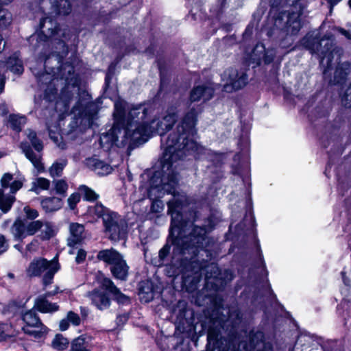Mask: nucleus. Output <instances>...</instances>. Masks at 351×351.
Masks as SVG:
<instances>
[{"label": "nucleus", "mask_w": 351, "mask_h": 351, "mask_svg": "<svg viewBox=\"0 0 351 351\" xmlns=\"http://www.w3.org/2000/svg\"><path fill=\"white\" fill-rule=\"evenodd\" d=\"M58 10L60 14L66 15L71 12V5L69 0H50Z\"/></svg>", "instance_id": "obj_28"}, {"label": "nucleus", "mask_w": 351, "mask_h": 351, "mask_svg": "<svg viewBox=\"0 0 351 351\" xmlns=\"http://www.w3.org/2000/svg\"><path fill=\"white\" fill-rule=\"evenodd\" d=\"M21 148L26 158L32 163L34 167L39 171H44V165L41 161V155L34 153L27 143H21Z\"/></svg>", "instance_id": "obj_15"}, {"label": "nucleus", "mask_w": 351, "mask_h": 351, "mask_svg": "<svg viewBox=\"0 0 351 351\" xmlns=\"http://www.w3.org/2000/svg\"><path fill=\"white\" fill-rule=\"evenodd\" d=\"M86 257V252L83 249H78L75 257V262L80 264L84 262Z\"/></svg>", "instance_id": "obj_46"}, {"label": "nucleus", "mask_w": 351, "mask_h": 351, "mask_svg": "<svg viewBox=\"0 0 351 351\" xmlns=\"http://www.w3.org/2000/svg\"><path fill=\"white\" fill-rule=\"evenodd\" d=\"M1 332H2L0 334V341H1V340H2V337H3V335H2V334L3 333V330H2Z\"/></svg>", "instance_id": "obj_60"}, {"label": "nucleus", "mask_w": 351, "mask_h": 351, "mask_svg": "<svg viewBox=\"0 0 351 351\" xmlns=\"http://www.w3.org/2000/svg\"><path fill=\"white\" fill-rule=\"evenodd\" d=\"M8 68L14 73L21 74L23 66L21 61L16 57L10 58L7 62Z\"/></svg>", "instance_id": "obj_27"}, {"label": "nucleus", "mask_w": 351, "mask_h": 351, "mask_svg": "<svg viewBox=\"0 0 351 351\" xmlns=\"http://www.w3.org/2000/svg\"><path fill=\"white\" fill-rule=\"evenodd\" d=\"M80 194L74 193L71 194L67 199L68 205L71 210H74L77 204L80 201Z\"/></svg>", "instance_id": "obj_39"}, {"label": "nucleus", "mask_w": 351, "mask_h": 351, "mask_svg": "<svg viewBox=\"0 0 351 351\" xmlns=\"http://www.w3.org/2000/svg\"><path fill=\"white\" fill-rule=\"evenodd\" d=\"M34 306L42 313H52L58 310V306L51 303L46 299V295L38 297L35 302Z\"/></svg>", "instance_id": "obj_21"}, {"label": "nucleus", "mask_w": 351, "mask_h": 351, "mask_svg": "<svg viewBox=\"0 0 351 351\" xmlns=\"http://www.w3.org/2000/svg\"><path fill=\"white\" fill-rule=\"evenodd\" d=\"M41 230L40 237L43 240L49 239L54 235L52 225L47 221L40 220L27 221L25 219H16L11 226V233L16 241H23L27 236L34 235Z\"/></svg>", "instance_id": "obj_5"}, {"label": "nucleus", "mask_w": 351, "mask_h": 351, "mask_svg": "<svg viewBox=\"0 0 351 351\" xmlns=\"http://www.w3.org/2000/svg\"><path fill=\"white\" fill-rule=\"evenodd\" d=\"M341 0H328V1L330 3L331 5H334L339 2Z\"/></svg>", "instance_id": "obj_56"}, {"label": "nucleus", "mask_w": 351, "mask_h": 351, "mask_svg": "<svg viewBox=\"0 0 351 351\" xmlns=\"http://www.w3.org/2000/svg\"><path fill=\"white\" fill-rule=\"evenodd\" d=\"M8 243L5 236L0 234V254L5 252L8 248Z\"/></svg>", "instance_id": "obj_47"}, {"label": "nucleus", "mask_w": 351, "mask_h": 351, "mask_svg": "<svg viewBox=\"0 0 351 351\" xmlns=\"http://www.w3.org/2000/svg\"><path fill=\"white\" fill-rule=\"evenodd\" d=\"M12 0H0V5L8 4ZM11 14L6 10L0 7V27H5L10 23Z\"/></svg>", "instance_id": "obj_26"}, {"label": "nucleus", "mask_w": 351, "mask_h": 351, "mask_svg": "<svg viewBox=\"0 0 351 351\" xmlns=\"http://www.w3.org/2000/svg\"><path fill=\"white\" fill-rule=\"evenodd\" d=\"M300 28V14L298 12H283L275 18L274 30L269 35H273L282 47H287L293 41L291 37L296 35Z\"/></svg>", "instance_id": "obj_4"}, {"label": "nucleus", "mask_w": 351, "mask_h": 351, "mask_svg": "<svg viewBox=\"0 0 351 351\" xmlns=\"http://www.w3.org/2000/svg\"><path fill=\"white\" fill-rule=\"evenodd\" d=\"M147 115L145 119L140 120V125L143 134V136L147 140L150 136L154 134H158L160 136L165 134L171 129L176 123L178 115L174 112H169L162 119L154 117L149 120L147 117L151 114V110L146 108Z\"/></svg>", "instance_id": "obj_6"}, {"label": "nucleus", "mask_w": 351, "mask_h": 351, "mask_svg": "<svg viewBox=\"0 0 351 351\" xmlns=\"http://www.w3.org/2000/svg\"><path fill=\"white\" fill-rule=\"evenodd\" d=\"M347 75V73L343 71L342 66H339L336 69L335 72V83H341Z\"/></svg>", "instance_id": "obj_40"}, {"label": "nucleus", "mask_w": 351, "mask_h": 351, "mask_svg": "<svg viewBox=\"0 0 351 351\" xmlns=\"http://www.w3.org/2000/svg\"><path fill=\"white\" fill-rule=\"evenodd\" d=\"M69 231L70 235L67 239V245L73 247L83 241L84 227L82 224L73 223L70 225Z\"/></svg>", "instance_id": "obj_13"}, {"label": "nucleus", "mask_w": 351, "mask_h": 351, "mask_svg": "<svg viewBox=\"0 0 351 351\" xmlns=\"http://www.w3.org/2000/svg\"><path fill=\"white\" fill-rule=\"evenodd\" d=\"M36 242H32L29 244L27 245V249L28 250H31V248H32V246L36 243Z\"/></svg>", "instance_id": "obj_58"}, {"label": "nucleus", "mask_w": 351, "mask_h": 351, "mask_svg": "<svg viewBox=\"0 0 351 351\" xmlns=\"http://www.w3.org/2000/svg\"><path fill=\"white\" fill-rule=\"evenodd\" d=\"M23 212L27 219L36 221L35 219L38 217L39 214L37 210L30 208L29 206H25Z\"/></svg>", "instance_id": "obj_38"}, {"label": "nucleus", "mask_w": 351, "mask_h": 351, "mask_svg": "<svg viewBox=\"0 0 351 351\" xmlns=\"http://www.w3.org/2000/svg\"><path fill=\"white\" fill-rule=\"evenodd\" d=\"M87 346L85 338L81 336L73 341L71 351H88Z\"/></svg>", "instance_id": "obj_33"}, {"label": "nucleus", "mask_w": 351, "mask_h": 351, "mask_svg": "<svg viewBox=\"0 0 351 351\" xmlns=\"http://www.w3.org/2000/svg\"><path fill=\"white\" fill-rule=\"evenodd\" d=\"M32 327L25 326V327H23V329L25 333L32 335L34 336L35 337H40L43 327H40L39 330L32 329Z\"/></svg>", "instance_id": "obj_45"}, {"label": "nucleus", "mask_w": 351, "mask_h": 351, "mask_svg": "<svg viewBox=\"0 0 351 351\" xmlns=\"http://www.w3.org/2000/svg\"><path fill=\"white\" fill-rule=\"evenodd\" d=\"M59 326H60V329L61 330H62V331L66 330V329H68V328L69 326V322L67 319V318L62 319L60 322V325Z\"/></svg>", "instance_id": "obj_51"}, {"label": "nucleus", "mask_w": 351, "mask_h": 351, "mask_svg": "<svg viewBox=\"0 0 351 351\" xmlns=\"http://www.w3.org/2000/svg\"><path fill=\"white\" fill-rule=\"evenodd\" d=\"M86 315H87V313H83V315H84V316H86Z\"/></svg>", "instance_id": "obj_63"}, {"label": "nucleus", "mask_w": 351, "mask_h": 351, "mask_svg": "<svg viewBox=\"0 0 351 351\" xmlns=\"http://www.w3.org/2000/svg\"><path fill=\"white\" fill-rule=\"evenodd\" d=\"M23 186V182L21 180H15L10 185V190L12 193H15L19 190Z\"/></svg>", "instance_id": "obj_50"}, {"label": "nucleus", "mask_w": 351, "mask_h": 351, "mask_svg": "<svg viewBox=\"0 0 351 351\" xmlns=\"http://www.w3.org/2000/svg\"><path fill=\"white\" fill-rule=\"evenodd\" d=\"M4 77L0 75V93L2 92L4 84Z\"/></svg>", "instance_id": "obj_54"}, {"label": "nucleus", "mask_w": 351, "mask_h": 351, "mask_svg": "<svg viewBox=\"0 0 351 351\" xmlns=\"http://www.w3.org/2000/svg\"><path fill=\"white\" fill-rule=\"evenodd\" d=\"M89 297L93 304L99 310L106 309L110 304V300L108 297L101 291H93L89 293Z\"/></svg>", "instance_id": "obj_19"}, {"label": "nucleus", "mask_w": 351, "mask_h": 351, "mask_svg": "<svg viewBox=\"0 0 351 351\" xmlns=\"http://www.w3.org/2000/svg\"><path fill=\"white\" fill-rule=\"evenodd\" d=\"M23 321L27 324L26 326L38 328L43 327L40 319L37 317L35 312L29 311L25 313L23 317Z\"/></svg>", "instance_id": "obj_23"}, {"label": "nucleus", "mask_w": 351, "mask_h": 351, "mask_svg": "<svg viewBox=\"0 0 351 351\" xmlns=\"http://www.w3.org/2000/svg\"><path fill=\"white\" fill-rule=\"evenodd\" d=\"M214 94V88L210 84H203L194 87L191 91L190 101L191 102L198 101L201 99L208 101L210 99Z\"/></svg>", "instance_id": "obj_12"}, {"label": "nucleus", "mask_w": 351, "mask_h": 351, "mask_svg": "<svg viewBox=\"0 0 351 351\" xmlns=\"http://www.w3.org/2000/svg\"><path fill=\"white\" fill-rule=\"evenodd\" d=\"M86 165L100 176L108 175L112 171V168L109 165L95 158L86 159Z\"/></svg>", "instance_id": "obj_16"}, {"label": "nucleus", "mask_w": 351, "mask_h": 351, "mask_svg": "<svg viewBox=\"0 0 351 351\" xmlns=\"http://www.w3.org/2000/svg\"><path fill=\"white\" fill-rule=\"evenodd\" d=\"M162 185H154V178L152 180V186L148 191V197L154 200L160 195H156L155 192L161 193L163 190L167 193L173 194L172 199L169 200L167 203L168 213L172 216V223L170 229V236L173 237L175 231L178 230V227L175 224V219L176 217H180L178 208L184 204L186 202V196L179 193H175V187L178 183L177 175L174 173L169 174L167 178L164 177L162 179Z\"/></svg>", "instance_id": "obj_3"}, {"label": "nucleus", "mask_w": 351, "mask_h": 351, "mask_svg": "<svg viewBox=\"0 0 351 351\" xmlns=\"http://www.w3.org/2000/svg\"><path fill=\"white\" fill-rule=\"evenodd\" d=\"M210 268L211 269L212 271L213 270L215 271V273L218 271V267L216 265H212L210 266Z\"/></svg>", "instance_id": "obj_57"}, {"label": "nucleus", "mask_w": 351, "mask_h": 351, "mask_svg": "<svg viewBox=\"0 0 351 351\" xmlns=\"http://www.w3.org/2000/svg\"><path fill=\"white\" fill-rule=\"evenodd\" d=\"M54 189L58 194L65 195L67 189L68 184L64 180H56L53 182Z\"/></svg>", "instance_id": "obj_36"}, {"label": "nucleus", "mask_w": 351, "mask_h": 351, "mask_svg": "<svg viewBox=\"0 0 351 351\" xmlns=\"http://www.w3.org/2000/svg\"><path fill=\"white\" fill-rule=\"evenodd\" d=\"M62 69L67 73V75L64 73L62 75V78H64L65 81H68L69 77L74 73L73 67L70 64H64Z\"/></svg>", "instance_id": "obj_44"}, {"label": "nucleus", "mask_w": 351, "mask_h": 351, "mask_svg": "<svg viewBox=\"0 0 351 351\" xmlns=\"http://www.w3.org/2000/svg\"><path fill=\"white\" fill-rule=\"evenodd\" d=\"M79 190L82 194L84 199L87 201H95L98 199L99 195L93 190L86 185H82L79 187Z\"/></svg>", "instance_id": "obj_31"}, {"label": "nucleus", "mask_w": 351, "mask_h": 351, "mask_svg": "<svg viewBox=\"0 0 351 351\" xmlns=\"http://www.w3.org/2000/svg\"><path fill=\"white\" fill-rule=\"evenodd\" d=\"M221 80L224 82L223 90L232 93L245 86L248 77L244 70L229 68L221 75Z\"/></svg>", "instance_id": "obj_8"}, {"label": "nucleus", "mask_w": 351, "mask_h": 351, "mask_svg": "<svg viewBox=\"0 0 351 351\" xmlns=\"http://www.w3.org/2000/svg\"><path fill=\"white\" fill-rule=\"evenodd\" d=\"M349 5L351 7V0L349 1Z\"/></svg>", "instance_id": "obj_62"}, {"label": "nucleus", "mask_w": 351, "mask_h": 351, "mask_svg": "<svg viewBox=\"0 0 351 351\" xmlns=\"http://www.w3.org/2000/svg\"><path fill=\"white\" fill-rule=\"evenodd\" d=\"M49 135L50 138L53 141V142L56 143L60 149H64L66 148V145L64 143H59V141L62 139V137L58 134H56L52 132L51 130H49Z\"/></svg>", "instance_id": "obj_41"}, {"label": "nucleus", "mask_w": 351, "mask_h": 351, "mask_svg": "<svg viewBox=\"0 0 351 351\" xmlns=\"http://www.w3.org/2000/svg\"><path fill=\"white\" fill-rule=\"evenodd\" d=\"M27 135L34 149L38 152H41L43 150V145L42 142L37 138L36 132L29 130Z\"/></svg>", "instance_id": "obj_34"}, {"label": "nucleus", "mask_w": 351, "mask_h": 351, "mask_svg": "<svg viewBox=\"0 0 351 351\" xmlns=\"http://www.w3.org/2000/svg\"><path fill=\"white\" fill-rule=\"evenodd\" d=\"M206 231L204 228L194 226L189 237L181 238L177 237L172 239V243L176 245L184 253L190 247H200L204 246V241L206 239Z\"/></svg>", "instance_id": "obj_10"}, {"label": "nucleus", "mask_w": 351, "mask_h": 351, "mask_svg": "<svg viewBox=\"0 0 351 351\" xmlns=\"http://www.w3.org/2000/svg\"><path fill=\"white\" fill-rule=\"evenodd\" d=\"M8 328V325L0 324V334L2 332H1L2 330L3 331V333L2 334L3 335L2 340L4 339L7 335L6 331H7Z\"/></svg>", "instance_id": "obj_53"}, {"label": "nucleus", "mask_w": 351, "mask_h": 351, "mask_svg": "<svg viewBox=\"0 0 351 351\" xmlns=\"http://www.w3.org/2000/svg\"><path fill=\"white\" fill-rule=\"evenodd\" d=\"M90 213L101 217L104 219V216L111 211L107 208L104 207L101 204L97 203L94 206L89 208Z\"/></svg>", "instance_id": "obj_35"}, {"label": "nucleus", "mask_w": 351, "mask_h": 351, "mask_svg": "<svg viewBox=\"0 0 351 351\" xmlns=\"http://www.w3.org/2000/svg\"><path fill=\"white\" fill-rule=\"evenodd\" d=\"M105 230L109 238L112 241L119 240L124 236L125 223L116 213L111 211L104 216Z\"/></svg>", "instance_id": "obj_11"}, {"label": "nucleus", "mask_w": 351, "mask_h": 351, "mask_svg": "<svg viewBox=\"0 0 351 351\" xmlns=\"http://www.w3.org/2000/svg\"><path fill=\"white\" fill-rule=\"evenodd\" d=\"M67 164V160L61 159L55 162L49 168V173L52 177H59L62 175V172Z\"/></svg>", "instance_id": "obj_25"}, {"label": "nucleus", "mask_w": 351, "mask_h": 351, "mask_svg": "<svg viewBox=\"0 0 351 351\" xmlns=\"http://www.w3.org/2000/svg\"><path fill=\"white\" fill-rule=\"evenodd\" d=\"M337 30L339 33H341V34L345 36L348 39H351V33H350L348 31H347L343 28H341V27L337 28Z\"/></svg>", "instance_id": "obj_52"}, {"label": "nucleus", "mask_w": 351, "mask_h": 351, "mask_svg": "<svg viewBox=\"0 0 351 351\" xmlns=\"http://www.w3.org/2000/svg\"><path fill=\"white\" fill-rule=\"evenodd\" d=\"M26 119L25 117L19 115H10L9 123L10 127L17 132L21 131L22 126L25 123Z\"/></svg>", "instance_id": "obj_29"}, {"label": "nucleus", "mask_w": 351, "mask_h": 351, "mask_svg": "<svg viewBox=\"0 0 351 351\" xmlns=\"http://www.w3.org/2000/svg\"><path fill=\"white\" fill-rule=\"evenodd\" d=\"M14 201V196L11 195H5L3 191L0 190V209L3 213H7L10 210Z\"/></svg>", "instance_id": "obj_24"}, {"label": "nucleus", "mask_w": 351, "mask_h": 351, "mask_svg": "<svg viewBox=\"0 0 351 351\" xmlns=\"http://www.w3.org/2000/svg\"><path fill=\"white\" fill-rule=\"evenodd\" d=\"M256 51L264 53L263 58L264 62L267 64L270 63L274 60V53L273 52H271L270 53H269V52L265 53V49L263 45H256L254 48V53H255Z\"/></svg>", "instance_id": "obj_37"}, {"label": "nucleus", "mask_w": 351, "mask_h": 351, "mask_svg": "<svg viewBox=\"0 0 351 351\" xmlns=\"http://www.w3.org/2000/svg\"><path fill=\"white\" fill-rule=\"evenodd\" d=\"M69 253H70V254H74V251H73V250H70V251H69Z\"/></svg>", "instance_id": "obj_61"}, {"label": "nucleus", "mask_w": 351, "mask_h": 351, "mask_svg": "<svg viewBox=\"0 0 351 351\" xmlns=\"http://www.w3.org/2000/svg\"><path fill=\"white\" fill-rule=\"evenodd\" d=\"M196 117L195 110L191 109L178 125L177 133L168 136L163 154L165 162L173 163L186 155L185 152L197 150V144L193 138L196 133Z\"/></svg>", "instance_id": "obj_2"}, {"label": "nucleus", "mask_w": 351, "mask_h": 351, "mask_svg": "<svg viewBox=\"0 0 351 351\" xmlns=\"http://www.w3.org/2000/svg\"><path fill=\"white\" fill-rule=\"evenodd\" d=\"M41 206L46 213H52L60 209L62 206V199L56 197H47L42 199Z\"/></svg>", "instance_id": "obj_20"}, {"label": "nucleus", "mask_w": 351, "mask_h": 351, "mask_svg": "<svg viewBox=\"0 0 351 351\" xmlns=\"http://www.w3.org/2000/svg\"><path fill=\"white\" fill-rule=\"evenodd\" d=\"M51 345L53 348L58 350H64L67 348L69 341L62 335L58 334L56 335L55 338L52 341Z\"/></svg>", "instance_id": "obj_32"}, {"label": "nucleus", "mask_w": 351, "mask_h": 351, "mask_svg": "<svg viewBox=\"0 0 351 351\" xmlns=\"http://www.w3.org/2000/svg\"><path fill=\"white\" fill-rule=\"evenodd\" d=\"M342 103L346 107L351 106V84L342 98Z\"/></svg>", "instance_id": "obj_43"}, {"label": "nucleus", "mask_w": 351, "mask_h": 351, "mask_svg": "<svg viewBox=\"0 0 351 351\" xmlns=\"http://www.w3.org/2000/svg\"><path fill=\"white\" fill-rule=\"evenodd\" d=\"M304 44L312 53L319 55L322 63L326 60L327 64H329L334 52L333 40L331 38L324 37L320 40H317L315 38L310 40L308 38H305Z\"/></svg>", "instance_id": "obj_9"}, {"label": "nucleus", "mask_w": 351, "mask_h": 351, "mask_svg": "<svg viewBox=\"0 0 351 351\" xmlns=\"http://www.w3.org/2000/svg\"><path fill=\"white\" fill-rule=\"evenodd\" d=\"M8 276L10 278H14V274H12V273H9L8 274Z\"/></svg>", "instance_id": "obj_59"}, {"label": "nucleus", "mask_w": 351, "mask_h": 351, "mask_svg": "<svg viewBox=\"0 0 351 351\" xmlns=\"http://www.w3.org/2000/svg\"><path fill=\"white\" fill-rule=\"evenodd\" d=\"M58 269L59 265L55 258L48 261L47 259L40 258L34 259L30 263L26 273L29 277L39 276L44 274L43 281L47 286L51 283L53 276Z\"/></svg>", "instance_id": "obj_7"}, {"label": "nucleus", "mask_w": 351, "mask_h": 351, "mask_svg": "<svg viewBox=\"0 0 351 351\" xmlns=\"http://www.w3.org/2000/svg\"><path fill=\"white\" fill-rule=\"evenodd\" d=\"M129 267L128 266L125 260L121 261L117 265L110 267V271L114 278L125 280L128 275Z\"/></svg>", "instance_id": "obj_22"}, {"label": "nucleus", "mask_w": 351, "mask_h": 351, "mask_svg": "<svg viewBox=\"0 0 351 351\" xmlns=\"http://www.w3.org/2000/svg\"><path fill=\"white\" fill-rule=\"evenodd\" d=\"M170 247L168 245H165L158 253V256L160 261H163V260L167 257L168 254L169 253Z\"/></svg>", "instance_id": "obj_48"}, {"label": "nucleus", "mask_w": 351, "mask_h": 351, "mask_svg": "<svg viewBox=\"0 0 351 351\" xmlns=\"http://www.w3.org/2000/svg\"><path fill=\"white\" fill-rule=\"evenodd\" d=\"M101 286L104 289L112 293L114 299L119 302L125 303L129 301V298L120 291L110 279L106 278H104L101 281Z\"/></svg>", "instance_id": "obj_18"}, {"label": "nucleus", "mask_w": 351, "mask_h": 351, "mask_svg": "<svg viewBox=\"0 0 351 351\" xmlns=\"http://www.w3.org/2000/svg\"><path fill=\"white\" fill-rule=\"evenodd\" d=\"M50 186V181L45 178H38L32 183V191L38 193V189L47 190Z\"/></svg>", "instance_id": "obj_30"}, {"label": "nucleus", "mask_w": 351, "mask_h": 351, "mask_svg": "<svg viewBox=\"0 0 351 351\" xmlns=\"http://www.w3.org/2000/svg\"><path fill=\"white\" fill-rule=\"evenodd\" d=\"M97 258L103 261L111 266L117 265L123 261L122 255L114 249L104 250L97 254Z\"/></svg>", "instance_id": "obj_17"}, {"label": "nucleus", "mask_w": 351, "mask_h": 351, "mask_svg": "<svg viewBox=\"0 0 351 351\" xmlns=\"http://www.w3.org/2000/svg\"><path fill=\"white\" fill-rule=\"evenodd\" d=\"M114 123L111 130L100 138V144L104 143L117 147H124L132 142L141 143L146 141L140 125V120L146 117L147 110L144 105L134 107L129 111L127 117L121 105L115 104L114 112Z\"/></svg>", "instance_id": "obj_1"}, {"label": "nucleus", "mask_w": 351, "mask_h": 351, "mask_svg": "<svg viewBox=\"0 0 351 351\" xmlns=\"http://www.w3.org/2000/svg\"><path fill=\"white\" fill-rule=\"evenodd\" d=\"M128 319V316L123 315H120L117 317V322H125Z\"/></svg>", "instance_id": "obj_55"}, {"label": "nucleus", "mask_w": 351, "mask_h": 351, "mask_svg": "<svg viewBox=\"0 0 351 351\" xmlns=\"http://www.w3.org/2000/svg\"><path fill=\"white\" fill-rule=\"evenodd\" d=\"M66 318L69 322L74 326H78L80 324V318L79 315L73 311H69L67 313Z\"/></svg>", "instance_id": "obj_42"}, {"label": "nucleus", "mask_w": 351, "mask_h": 351, "mask_svg": "<svg viewBox=\"0 0 351 351\" xmlns=\"http://www.w3.org/2000/svg\"><path fill=\"white\" fill-rule=\"evenodd\" d=\"M12 180V175L10 173H5L1 178V184L4 188H8L9 186L10 182Z\"/></svg>", "instance_id": "obj_49"}, {"label": "nucleus", "mask_w": 351, "mask_h": 351, "mask_svg": "<svg viewBox=\"0 0 351 351\" xmlns=\"http://www.w3.org/2000/svg\"><path fill=\"white\" fill-rule=\"evenodd\" d=\"M40 27L42 29L43 36L38 35L40 40H43V37H53L58 34L60 31L57 23L51 18L47 17L43 19L40 22Z\"/></svg>", "instance_id": "obj_14"}]
</instances>
